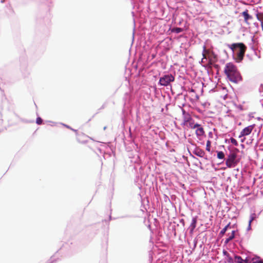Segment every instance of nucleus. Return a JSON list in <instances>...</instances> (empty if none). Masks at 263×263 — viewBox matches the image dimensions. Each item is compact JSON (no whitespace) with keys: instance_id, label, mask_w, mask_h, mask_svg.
Segmentation results:
<instances>
[{"instance_id":"obj_1","label":"nucleus","mask_w":263,"mask_h":263,"mask_svg":"<svg viewBox=\"0 0 263 263\" xmlns=\"http://www.w3.org/2000/svg\"><path fill=\"white\" fill-rule=\"evenodd\" d=\"M224 73L228 80L234 83H237L242 79L237 66L232 63H227L224 68Z\"/></svg>"},{"instance_id":"obj_2","label":"nucleus","mask_w":263,"mask_h":263,"mask_svg":"<svg viewBox=\"0 0 263 263\" xmlns=\"http://www.w3.org/2000/svg\"><path fill=\"white\" fill-rule=\"evenodd\" d=\"M228 46L232 51L235 61L237 63L241 62L243 59L247 46L242 43H233Z\"/></svg>"},{"instance_id":"obj_3","label":"nucleus","mask_w":263,"mask_h":263,"mask_svg":"<svg viewBox=\"0 0 263 263\" xmlns=\"http://www.w3.org/2000/svg\"><path fill=\"white\" fill-rule=\"evenodd\" d=\"M236 157L237 155L235 153H232L229 155L226 161L227 167L231 168L234 167L237 164L236 160Z\"/></svg>"},{"instance_id":"obj_4","label":"nucleus","mask_w":263,"mask_h":263,"mask_svg":"<svg viewBox=\"0 0 263 263\" xmlns=\"http://www.w3.org/2000/svg\"><path fill=\"white\" fill-rule=\"evenodd\" d=\"M175 80V78L172 74L165 75L160 78L159 80V84L162 86H166L170 84L171 82Z\"/></svg>"},{"instance_id":"obj_5","label":"nucleus","mask_w":263,"mask_h":263,"mask_svg":"<svg viewBox=\"0 0 263 263\" xmlns=\"http://www.w3.org/2000/svg\"><path fill=\"white\" fill-rule=\"evenodd\" d=\"M76 134L77 140L81 144L86 143L89 139V137L83 133H78V132H77Z\"/></svg>"},{"instance_id":"obj_6","label":"nucleus","mask_w":263,"mask_h":263,"mask_svg":"<svg viewBox=\"0 0 263 263\" xmlns=\"http://www.w3.org/2000/svg\"><path fill=\"white\" fill-rule=\"evenodd\" d=\"M255 126V124L249 125L243 128L240 133L239 138L249 135Z\"/></svg>"},{"instance_id":"obj_7","label":"nucleus","mask_w":263,"mask_h":263,"mask_svg":"<svg viewBox=\"0 0 263 263\" xmlns=\"http://www.w3.org/2000/svg\"><path fill=\"white\" fill-rule=\"evenodd\" d=\"M241 14L244 17V22L245 23L248 25H250L253 20V17L249 14L248 10L247 9L242 12Z\"/></svg>"},{"instance_id":"obj_8","label":"nucleus","mask_w":263,"mask_h":263,"mask_svg":"<svg viewBox=\"0 0 263 263\" xmlns=\"http://www.w3.org/2000/svg\"><path fill=\"white\" fill-rule=\"evenodd\" d=\"M187 122H189L188 126L191 129H195L196 127L198 126V123H195L191 119L190 120H185L184 121L183 125H187Z\"/></svg>"},{"instance_id":"obj_9","label":"nucleus","mask_w":263,"mask_h":263,"mask_svg":"<svg viewBox=\"0 0 263 263\" xmlns=\"http://www.w3.org/2000/svg\"><path fill=\"white\" fill-rule=\"evenodd\" d=\"M196 128L195 133L197 137L202 136L204 135V129L200 124H198V126L196 127Z\"/></svg>"},{"instance_id":"obj_10","label":"nucleus","mask_w":263,"mask_h":263,"mask_svg":"<svg viewBox=\"0 0 263 263\" xmlns=\"http://www.w3.org/2000/svg\"><path fill=\"white\" fill-rule=\"evenodd\" d=\"M193 153L200 157H203L205 156V152L199 147H196L193 152Z\"/></svg>"},{"instance_id":"obj_11","label":"nucleus","mask_w":263,"mask_h":263,"mask_svg":"<svg viewBox=\"0 0 263 263\" xmlns=\"http://www.w3.org/2000/svg\"><path fill=\"white\" fill-rule=\"evenodd\" d=\"M257 19L260 22L261 27L263 31V12L257 13L256 14Z\"/></svg>"},{"instance_id":"obj_12","label":"nucleus","mask_w":263,"mask_h":263,"mask_svg":"<svg viewBox=\"0 0 263 263\" xmlns=\"http://www.w3.org/2000/svg\"><path fill=\"white\" fill-rule=\"evenodd\" d=\"M235 262L237 263H248V261L247 259H243L239 256H235L234 258Z\"/></svg>"},{"instance_id":"obj_13","label":"nucleus","mask_w":263,"mask_h":263,"mask_svg":"<svg viewBox=\"0 0 263 263\" xmlns=\"http://www.w3.org/2000/svg\"><path fill=\"white\" fill-rule=\"evenodd\" d=\"M196 223H197V218L194 217L192 219V222L190 225V227L191 228V231L192 232L194 229L196 227Z\"/></svg>"},{"instance_id":"obj_14","label":"nucleus","mask_w":263,"mask_h":263,"mask_svg":"<svg viewBox=\"0 0 263 263\" xmlns=\"http://www.w3.org/2000/svg\"><path fill=\"white\" fill-rule=\"evenodd\" d=\"M230 222H229L228 224H227L225 226V227L220 231V234L221 235H223L225 234L227 230H228V228L230 227Z\"/></svg>"},{"instance_id":"obj_15","label":"nucleus","mask_w":263,"mask_h":263,"mask_svg":"<svg viewBox=\"0 0 263 263\" xmlns=\"http://www.w3.org/2000/svg\"><path fill=\"white\" fill-rule=\"evenodd\" d=\"M217 158L220 159H223L224 158V154L221 151L217 152Z\"/></svg>"},{"instance_id":"obj_16","label":"nucleus","mask_w":263,"mask_h":263,"mask_svg":"<svg viewBox=\"0 0 263 263\" xmlns=\"http://www.w3.org/2000/svg\"><path fill=\"white\" fill-rule=\"evenodd\" d=\"M211 142L210 140H208L206 144V150L208 152L211 151Z\"/></svg>"},{"instance_id":"obj_17","label":"nucleus","mask_w":263,"mask_h":263,"mask_svg":"<svg viewBox=\"0 0 263 263\" xmlns=\"http://www.w3.org/2000/svg\"><path fill=\"white\" fill-rule=\"evenodd\" d=\"M235 231H232V233L231 234H229L228 238H229V240H232L233 239H234V238L235 237Z\"/></svg>"},{"instance_id":"obj_18","label":"nucleus","mask_w":263,"mask_h":263,"mask_svg":"<svg viewBox=\"0 0 263 263\" xmlns=\"http://www.w3.org/2000/svg\"><path fill=\"white\" fill-rule=\"evenodd\" d=\"M230 141H231V142L234 144V145L235 146H237L238 145V142L237 141H236V139H235L234 138H231L230 139Z\"/></svg>"},{"instance_id":"obj_19","label":"nucleus","mask_w":263,"mask_h":263,"mask_svg":"<svg viewBox=\"0 0 263 263\" xmlns=\"http://www.w3.org/2000/svg\"><path fill=\"white\" fill-rule=\"evenodd\" d=\"M208 52V51L206 49V47L205 46L203 47V52H202V55H203V59L206 58L205 53Z\"/></svg>"},{"instance_id":"obj_20","label":"nucleus","mask_w":263,"mask_h":263,"mask_svg":"<svg viewBox=\"0 0 263 263\" xmlns=\"http://www.w3.org/2000/svg\"><path fill=\"white\" fill-rule=\"evenodd\" d=\"M42 122H43V120L40 118V117H38L37 119H36V123L39 124V125H41L42 123Z\"/></svg>"},{"instance_id":"obj_21","label":"nucleus","mask_w":263,"mask_h":263,"mask_svg":"<svg viewBox=\"0 0 263 263\" xmlns=\"http://www.w3.org/2000/svg\"><path fill=\"white\" fill-rule=\"evenodd\" d=\"M253 219H254V218L253 217H252L251 218V219L249 220V229L250 228V227H251V223L252 221L253 220Z\"/></svg>"},{"instance_id":"obj_22","label":"nucleus","mask_w":263,"mask_h":263,"mask_svg":"<svg viewBox=\"0 0 263 263\" xmlns=\"http://www.w3.org/2000/svg\"><path fill=\"white\" fill-rule=\"evenodd\" d=\"M66 127H67V128H69V129H70L71 130H72L73 131H74L75 133H77V130H74L72 128H71V127H70L68 125H64Z\"/></svg>"},{"instance_id":"obj_23","label":"nucleus","mask_w":263,"mask_h":263,"mask_svg":"<svg viewBox=\"0 0 263 263\" xmlns=\"http://www.w3.org/2000/svg\"><path fill=\"white\" fill-rule=\"evenodd\" d=\"M231 241V240H229V238L228 237V238L226 239V240H225V242H225V243H226V244H227V243H228L229 241Z\"/></svg>"},{"instance_id":"obj_24","label":"nucleus","mask_w":263,"mask_h":263,"mask_svg":"<svg viewBox=\"0 0 263 263\" xmlns=\"http://www.w3.org/2000/svg\"><path fill=\"white\" fill-rule=\"evenodd\" d=\"M181 28H176V32L177 33H179V32H181Z\"/></svg>"},{"instance_id":"obj_25","label":"nucleus","mask_w":263,"mask_h":263,"mask_svg":"<svg viewBox=\"0 0 263 263\" xmlns=\"http://www.w3.org/2000/svg\"><path fill=\"white\" fill-rule=\"evenodd\" d=\"M254 263H263V261L262 260H259V261H257Z\"/></svg>"},{"instance_id":"obj_26","label":"nucleus","mask_w":263,"mask_h":263,"mask_svg":"<svg viewBox=\"0 0 263 263\" xmlns=\"http://www.w3.org/2000/svg\"><path fill=\"white\" fill-rule=\"evenodd\" d=\"M223 254H224V255H227V254H228V252H227V251H223Z\"/></svg>"},{"instance_id":"obj_27","label":"nucleus","mask_w":263,"mask_h":263,"mask_svg":"<svg viewBox=\"0 0 263 263\" xmlns=\"http://www.w3.org/2000/svg\"><path fill=\"white\" fill-rule=\"evenodd\" d=\"M241 125V122H240V123H239V125Z\"/></svg>"}]
</instances>
